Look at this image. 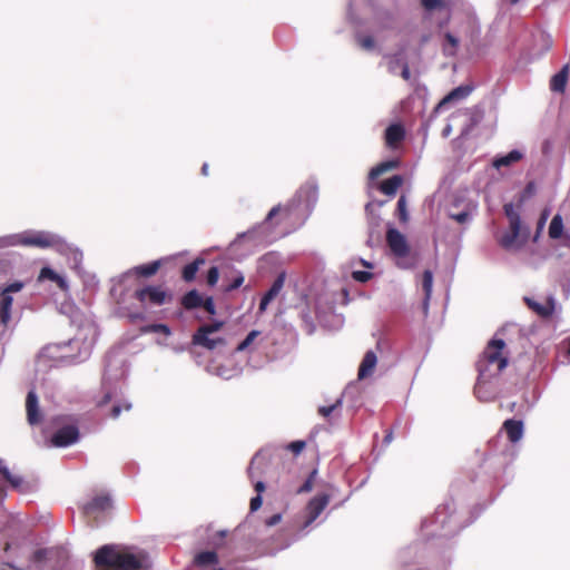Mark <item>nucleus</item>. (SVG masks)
I'll return each instance as SVG.
<instances>
[{"label": "nucleus", "instance_id": "obj_1", "mask_svg": "<svg viewBox=\"0 0 570 570\" xmlns=\"http://www.w3.org/2000/svg\"><path fill=\"white\" fill-rule=\"evenodd\" d=\"M317 198L318 188L316 183L307 181L301 186L286 206L273 207L263 223L246 233L239 234L238 237H249L258 243H272L276 239V236L273 235L274 227L278 225V222L274 223L276 216L282 215V218L302 225L311 215Z\"/></svg>", "mask_w": 570, "mask_h": 570}, {"label": "nucleus", "instance_id": "obj_2", "mask_svg": "<svg viewBox=\"0 0 570 570\" xmlns=\"http://www.w3.org/2000/svg\"><path fill=\"white\" fill-rule=\"evenodd\" d=\"M126 372L127 371L121 360L108 356L101 384L104 395L97 401V405L101 407L107 403L112 402L110 415L114 419H117L122 410L129 411L131 409L130 402L120 399L122 390L118 385V382L125 377Z\"/></svg>", "mask_w": 570, "mask_h": 570}, {"label": "nucleus", "instance_id": "obj_3", "mask_svg": "<svg viewBox=\"0 0 570 570\" xmlns=\"http://www.w3.org/2000/svg\"><path fill=\"white\" fill-rule=\"evenodd\" d=\"M94 560L100 570H141L148 566V557L145 552H120L110 546L98 549Z\"/></svg>", "mask_w": 570, "mask_h": 570}, {"label": "nucleus", "instance_id": "obj_4", "mask_svg": "<svg viewBox=\"0 0 570 570\" xmlns=\"http://www.w3.org/2000/svg\"><path fill=\"white\" fill-rule=\"evenodd\" d=\"M453 502L438 507L434 514L422 522L421 531L426 538L449 537L461 529Z\"/></svg>", "mask_w": 570, "mask_h": 570}, {"label": "nucleus", "instance_id": "obj_5", "mask_svg": "<svg viewBox=\"0 0 570 570\" xmlns=\"http://www.w3.org/2000/svg\"><path fill=\"white\" fill-rule=\"evenodd\" d=\"M505 343L501 338L491 340L482 356L478 361V371L482 380H492L508 365V357L503 354Z\"/></svg>", "mask_w": 570, "mask_h": 570}, {"label": "nucleus", "instance_id": "obj_6", "mask_svg": "<svg viewBox=\"0 0 570 570\" xmlns=\"http://www.w3.org/2000/svg\"><path fill=\"white\" fill-rule=\"evenodd\" d=\"M21 246L40 249L65 252L68 249L67 240L59 234L49 230L27 229L21 232Z\"/></svg>", "mask_w": 570, "mask_h": 570}, {"label": "nucleus", "instance_id": "obj_7", "mask_svg": "<svg viewBox=\"0 0 570 570\" xmlns=\"http://www.w3.org/2000/svg\"><path fill=\"white\" fill-rule=\"evenodd\" d=\"M96 328L92 325L81 327L73 338L65 343L72 351L77 350V353L68 354L66 357H69L71 363H81L88 360L96 343Z\"/></svg>", "mask_w": 570, "mask_h": 570}, {"label": "nucleus", "instance_id": "obj_8", "mask_svg": "<svg viewBox=\"0 0 570 570\" xmlns=\"http://www.w3.org/2000/svg\"><path fill=\"white\" fill-rule=\"evenodd\" d=\"M373 32L376 37H381L385 32L405 33L400 12L397 10L376 11L373 20Z\"/></svg>", "mask_w": 570, "mask_h": 570}, {"label": "nucleus", "instance_id": "obj_9", "mask_svg": "<svg viewBox=\"0 0 570 570\" xmlns=\"http://www.w3.org/2000/svg\"><path fill=\"white\" fill-rule=\"evenodd\" d=\"M386 243L396 257V265L403 269L413 267L414 262L409 256L410 247L405 236L396 228L390 227L386 232Z\"/></svg>", "mask_w": 570, "mask_h": 570}, {"label": "nucleus", "instance_id": "obj_10", "mask_svg": "<svg viewBox=\"0 0 570 570\" xmlns=\"http://www.w3.org/2000/svg\"><path fill=\"white\" fill-rule=\"evenodd\" d=\"M498 244L507 252L520 250L529 238V229L521 224L509 225V228L495 236Z\"/></svg>", "mask_w": 570, "mask_h": 570}, {"label": "nucleus", "instance_id": "obj_11", "mask_svg": "<svg viewBox=\"0 0 570 570\" xmlns=\"http://www.w3.org/2000/svg\"><path fill=\"white\" fill-rule=\"evenodd\" d=\"M223 324V322L215 321L212 324L200 326L197 330V332L193 335V343L195 345L203 346L207 350H214L218 345L224 344V338L212 336L214 333L218 332L222 328Z\"/></svg>", "mask_w": 570, "mask_h": 570}, {"label": "nucleus", "instance_id": "obj_12", "mask_svg": "<svg viewBox=\"0 0 570 570\" xmlns=\"http://www.w3.org/2000/svg\"><path fill=\"white\" fill-rule=\"evenodd\" d=\"M334 305L331 302L318 297L314 304L315 318L320 325L326 328H335L342 325L340 315L333 313Z\"/></svg>", "mask_w": 570, "mask_h": 570}, {"label": "nucleus", "instance_id": "obj_13", "mask_svg": "<svg viewBox=\"0 0 570 570\" xmlns=\"http://www.w3.org/2000/svg\"><path fill=\"white\" fill-rule=\"evenodd\" d=\"M475 210L476 206L472 202L455 197L448 208V215L456 223L465 225L472 220Z\"/></svg>", "mask_w": 570, "mask_h": 570}, {"label": "nucleus", "instance_id": "obj_14", "mask_svg": "<svg viewBox=\"0 0 570 570\" xmlns=\"http://www.w3.org/2000/svg\"><path fill=\"white\" fill-rule=\"evenodd\" d=\"M405 47L403 46L396 53H385L383 56L384 65L391 75H400L404 80L411 79L409 65L404 56Z\"/></svg>", "mask_w": 570, "mask_h": 570}, {"label": "nucleus", "instance_id": "obj_15", "mask_svg": "<svg viewBox=\"0 0 570 570\" xmlns=\"http://www.w3.org/2000/svg\"><path fill=\"white\" fill-rule=\"evenodd\" d=\"M160 267V261H154L148 264L136 266L126 273L119 275L118 277L114 278L115 285L112 287V292L117 291V286H122L126 284L127 281L136 277V276H144L149 277L157 273V271Z\"/></svg>", "mask_w": 570, "mask_h": 570}, {"label": "nucleus", "instance_id": "obj_16", "mask_svg": "<svg viewBox=\"0 0 570 570\" xmlns=\"http://www.w3.org/2000/svg\"><path fill=\"white\" fill-rule=\"evenodd\" d=\"M331 497L326 493L318 494L309 500L305 509V520L302 529H307L321 515L330 503Z\"/></svg>", "mask_w": 570, "mask_h": 570}, {"label": "nucleus", "instance_id": "obj_17", "mask_svg": "<svg viewBox=\"0 0 570 570\" xmlns=\"http://www.w3.org/2000/svg\"><path fill=\"white\" fill-rule=\"evenodd\" d=\"M79 440V430L75 424H66L52 434L51 444L56 448H67Z\"/></svg>", "mask_w": 570, "mask_h": 570}, {"label": "nucleus", "instance_id": "obj_18", "mask_svg": "<svg viewBox=\"0 0 570 570\" xmlns=\"http://www.w3.org/2000/svg\"><path fill=\"white\" fill-rule=\"evenodd\" d=\"M421 6L425 11L426 18H432L433 14H438L440 27L449 21L450 8L445 0H421Z\"/></svg>", "mask_w": 570, "mask_h": 570}, {"label": "nucleus", "instance_id": "obj_19", "mask_svg": "<svg viewBox=\"0 0 570 570\" xmlns=\"http://www.w3.org/2000/svg\"><path fill=\"white\" fill-rule=\"evenodd\" d=\"M111 505V498L108 494H98L85 504L83 512L88 518L97 519L108 512Z\"/></svg>", "mask_w": 570, "mask_h": 570}, {"label": "nucleus", "instance_id": "obj_20", "mask_svg": "<svg viewBox=\"0 0 570 570\" xmlns=\"http://www.w3.org/2000/svg\"><path fill=\"white\" fill-rule=\"evenodd\" d=\"M137 299L144 305L160 306L165 303L166 293L158 286H147L136 291Z\"/></svg>", "mask_w": 570, "mask_h": 570}, {"label": "nucleus", "instance_id": "obj_21", "mask_svg": "<svg viewBox=\"0 0 570 570\" xmlns=\"http://www.w3.org/2000/svg\"><path fill=\"white\" fill-rule=\"evenodd\" d=\"M473 91L470 85H462L451 90L435 107V111L444 110L449 105L464 100Z\"/></svg>", "mask_w": 570, "mask_h": 570}, {"label": "nucleus", "instance_id": "obj_22", "mask_svg": "<svg viewBox=\"0 0 570 570\" xmlns=\"http://www.w3.org/2000/svg\"><path fill=\"white\" fill-rule=\"evenodd\" d=\"M524 302L529 308H531L541 317H549L550 315H552L557 306V302L553 296L547 297L544 303H539L530 297H524Z\"/></svg>", "mask_w": 570, "mask_h": 570}, {"label": "nucleus", "instance_id": "obj_23", "mask_svg": "<svg viewBox=\"0 0 570 570\" xmlns=\"http://www.w3.org/2000/svg\"><path fill=\"white\" fill-rule=\"evenodd\" d=\"M27 420L30 425H36L41 422V413L39 411L38 396L35 391H29L26 400Z\"/></svg>", "mask_w": 570, "mask_h": 570}, {"label": "nucleus", "instance_id": "obj_24", "mask_svg": "<svg viewBox=\"0 0 570 570\" xmlns=\"http://www.w3.org/2000/svg\"><path fill=\"white\" fill-rule=\"evenodd\" d=\"M377 364V356L373 351H367L360 364L358 379L364 380L370 377Z\"/></svg>", "mask_w": 570, "mask_h": 570}, {"label": "nucleus", "instance_id": "obj_25", "mask_svg": "<svg viewBox=\"0 0 570 570\" xmlns=\"http://www.w3.org/2000/svg\"><path fill=\"white\" fill-rule=\"evenodd\" d=\"M404 137L405 130L401 124H392L385 129V142L390 148H394Z\"/></svg>", "mask_w": 570, "mask_h": 570}, {"label": "nucleus", "instance_id": "obj_26", "mask_svg": "<svg viewBox=\"0 0 570 570\" xmlns=\"http://www.w3.org/2000/svg\"><path fill=\"white\" fill-rule=\"evenodd\" d=\"M284 285V276L278 275L269 289L265 293V295L262 297L259 303V311L264 312L268 304L279 294Z\"/></svg>", "mask_w": 570, "mask_h": 570}, {"label": "nucleus", "instance_id": "obj_27", "mask_svg": "<svg viewBox=\"0 0 570 570\" xmlns=\"http://www.w3.org/2000/svg\"><path fill=\"white\" fill-rule=\"evenodd\" d=\"M474 393L480 401L487 402L494 399L495 392L491 386V380H482L481 375L478 376V382L474 387Z\"/></svg>", "mask_w": 570, "mask_h": 570}, {"label": "nucleus", "instance_id": "obj_28", "mask_svg": "<svg viewBox=\"0 0 570 570\" xmlns=\"http://www.w3.org/2000/svg\"><path fill=\"white\" fill-rule=\"evenodd\" d=\"M46 279L55 282L58 285V287L62 291H68V288H69L66 277L56 273L52 268H50L48 266L42 267L40 269V273L38 276L39 282H42Z\"/></svg>", "mask_w": 570, "mask_h": 570}, {"label": "nucleus", "instance_id": "obj_29", "mask_svg": "<svg viewBox=\"0 0 570 570\" xmlns=\"http://www.w3.org/2000/svg\"><path fill=\"white\" fill-rule=\"evenodd\" d=\"M269 455L265 450L258 451L252 459L248 466V476L253 480L256 474H261L266 466Z\"/></svg>", "mask_w": 570, "mask_h": 570}, {"label": "nucleus", "instance_id": "obj_30", "mask_svg": "<svg viewBox=\"0 0 570 570\" xmlns=\"http://www.w3.org/2000/svg\"><path fill=\"white\" fill-rule=\"evenodd\" d=\"M569 65H564L559 72L552 76L550 80V89L553 92L563 94L568 82Z\"/></svg>", "mask_w": 570, "mask_h": 570}, {"label": "nucleus", "instance_id": "obj_31", "mask_svg": "<svg viewBox=\"0 0 570 570\" xmlns=\"http://www.w3.org/2000/svg\"><path fill=\"white\" fill-rule=\"evenodd\" d=\"M460 42L461 38L458 35L446 31L444 33V42L442 43L443 55L446 57H454L458 52Z\"/></svg>", "mask_w": 570, "mask_h": 570}, {"label": "nucleus", "instance_id": "obj_32", "mask_svg": "<svg viewBox=\"0 0 570 570\" xmlns=\"http://www.w3.org/2000/svg\"><path fill=\"white\" fill-rule=\"evenodd\" d=\"M207 371L215 376L224 380H230L239 374V370L234 366H227L224 364H210L207 366Z\"/></svg>", "mask_w": 570, "mask_h": 570}, {"label": "nucleus", "instance_id": "obj_33", "mask_svg": "<svg viewBox=\"0 0 570 570\" xmlns=\"http://www.w3.org/2000/svg\"><path fill=\"white\" fill-rule=\"evenodd\" d=\"M504 430L510 442L515 443L523 436V423L515 420H507Z\"/></svg>", "mask_w": 570, "mask_h": 570}, {"label": "nucleus", "instance_id": "obj_34", "mask_svg": "<svg viewBox=\"0 0 570 570\" xmlns=\"http://www.w3.org/2000/svg\"><path fill=\"white\" fill-rule=\"evenodd\" d=\"M12 303H13L12 295L1 292V294H0V322L3 325H7L11 318Z\"/></svg>", "mask_w": 570, "mask_h": 570}, {"label": "nucleus", "instance_id": "obj_35", "mask_svg": "<svg viewBox=\"0 0 570 570\" xmlns=\"http://www.w3.org/2000/svg\"><path fill=\"white\" fill-rule=\"evenodd\" d=\"M67 247H68L67 250L58 252V253L60 255H63L67 257V259L72 268H75V269L79 268V266L82 263V258H83L82 252L78 247H75L72 244H70L68 242H67Z\"/></svg>", "mask_w": 570, "mask_h": 570}, {"label": "nucleus", "instance_id": "obj_36", "mask_svg": "<svg viewBox=\"0 0 570 570\" xmlns=\"http://www.w3.org/2000/svg\"><path fill=\"white\" fill-rule=\"evenodd\" d=\"M422 287L424 291V298H423V309L424 313H428L429 308V302L432 296V288H433V274L431 271H424L422 276Z\"/></svg>", "mask_w": 570, "mask_h": 570}, {"label": "nucleus", "instance_id": "obj_37", "mask_svg": "<svg viewBox=\"0 0 570 570\" xmlns=\"http://www.w3.org/2000/svg\"><path fill=\"white\" fill-rule=\"evenodd\" d=\"M523 157L522 153L513 149L504 156L497 157L493 161L495 168L508 167L513 163L519 161Z\"/></svg>", "mask_w": 570, "mask_h": 570}, {"label": "nucleus", "instance_id": "obj_38", "mask_svg": "<svg viewBox=\"0 0 570 570\" xmlns=\"http://www.w3.org/2000/svg\"><path fill=\"white\" fill-rule=\"evenodd\" d=\"M403 183V178L400 175H394L393 177L386 179L381 184V191L387 196H394L397 189L401 187Z\"/></svg>", "mask_w": 570, "mask_h": 570}, {"label": "nucleus", "instance_id": "obj_39", "mask_svg": "<svg viewBox=\"0 0 570 570\" xmlns=\"http://www.w3.org/2000/svg\"><path fill=\"white\" fill-rule=\"evenodd\" d=\"M0 473L11 484L13 489H20L23 480L19 475H14L10 472L4 461L0 459Z\"/></svg>", "mask_w": 570, "mask_h": 570}, {"label": "nucleus", "instance_id": "obj_40", "mask_svg": "<svg viewBox=\"0 0 570 570\" xmlns=\"http://www.w3.org/2000/svg\"><path fill=\"white\" fill-rule=\"evenodd\" d=\"M397 166H399V161L394 160V159L383 161V163L379 164L377 166H375L374 168L371 169L370 178L371 179H376L377 177H380L384 173H386L389 170H392V169L396 168Z\"/></svg>", "mask_w": 570, "mask_h": 570}, {"label": "nucleus", "instance_id": "obj_41", "mask_svg": "<svg viewBox=\"0 0 570 570\" xmlns=\"http://www.w3.org/2000/svg\"><path fill=\"white\" fill-rule=\"evenodd\" d=\"M397 166H399V161L394 160V159L383 161V163L379 164L377 166H375L374 168L371 169L370 178L371 179H376L377 177H380L384 173H386L389 170H392V169L396 168Z\"/></svg>", "mask_w": 570, "mask_h": 570}, {"label": "nucleus", "instance_id": "obj_42", "mask_svg": "<svg viewBox=\"0 0 570 570\" xmlns=\"http://www.w3.org/2000/svg\"><path fill=\"white\" fill-rule=\"evenodd\" d=\"M549 236L552 239H558L562 236L563 233V219L561 215L557 214L553 216V218L550 222L549 225Z\"/></svg>", "mask_w": 570, "mask_h": 570}, {"label": "nucleus", "instance_id": "obj_43", "mask_svg": "<svg viewBox=\"0 0 570 570\" xmlns=\"http://www.w3.org/2000/svg\"><path fill=\"white\" fill-rule=\"evenodd\" d=\"M301 318L304 323V327L307 334H313L315 331V314L313 315L311 312L309 305H306L305 308L301 312Z\"/></svg>", "mask_w": 570, "mask_h": 570}, {"label": "nucleus", "instance_id": "obj_44", "mask_svg": "<svg viewBox=\"0 0 570 570\" xmlns=\"http://www.w3.org/2000/svg\"><path fill=\"white\" fill-rule=\"evenodd\" d=\"M373 0H351L348 6V18L355 24H360L361 21L356 14V11L363 6H371Z\"/></svg>", "mask_w": 570, "mask_h": 570}, {"label": "nucleus", "instance_id": "obj_45", "mask_svg": "<svg viewBox=\"0 0 570 570\" xmlns=\"http://www.w3.org/2000/svg\"><path fill=\"white\" fill-rule=\"evenodd\" d=\"M195 563L199 567H208L217 563V554L214 551H203L195 557Z\"/></svg>", "mask_w": 570, "mask_h": 570}, {"label": "nucleus", "instance_id": "obj_46", "mask_svg": "<svg viewBox=\"0 0 570 570\" xmlns=\"http://www.w3.org/2000/svg\"><path fill=\"white\" fill-rule=\"evenodd\" d=\"M203 297L196 291H190L183 297V305L187 309L202 306Z\"/></svg>", "mask_w": 570, "mask_h": 570}, {"label": "nucleus", "instance_id": "obj_47", "mask_svg": "<svg viewBox=\"0 0 570 570\" xmlns=\"http://www.w3.org/2000/svg\"><path fill=\"white\" fill-rule=\"evenodd\" d=\"M204 263L205 261L203 258H197L194 262L187 264L183 269V278L186 282H191L195 278L196 273L199 269V266Z\"/></svg>", "mask_w": 570, "mask_h": 570}, {"label": "nucleus", "instance_id": "obj_48", "mask_svg": "<svg viewBox=\"0 0 570 570\" xmlns=\"http://www.w3.org/2000/svg\"><path fill=\"white\" fill-rule=\"evenodd\" d=\"M261 332L257 330L250 331L247 336L237 345V352H244L250 350L254 346L255 341L261 336Z\"/></svg>", "mask_w": 570, "mask_h": 570}, {"label": "nucleus", "instance_id": "obj_49", "mask_svg": "<svg viewBox=\"0 0 570 570\" xmlns=\"http://www.w3.org/2000/svg\"><path fill=\"white\" fill-rule=\"evenodd\" d=\"M355 38H356L358 46L362 49H364L366 51H373L376 49V43L372 36L363 35L360 31H357L355 35Z\"/></svg>", "mask_w": 570, "mask_h": 570}, {"label": "nucleus", "instance_id": "obj_50", "mask_svg": "<svg viewBox=\"0 0 570 570\" xmlns=\"http://www.w3.org/2000/svg\"><path fill=\"white\" fill-rule=\"evenodd\" d=\"M21 233L4 235L0 237V248L21 246Z\"/></svg>", "mask_w": 570, "mask_h": 570}, {"label": "nucleus", "instance_id": "obj_51", "mask_svg": "<svg viewBox=\"0 0 570 570\" xmlns=\"http://www.w3.org/2000/svg\"><path fill=\"white\" fill-rule=\"evenodd\" d=\"M504 214L509 219V225L515 226L517 224H521L520 215L512 203L504 205Z\"/></svg>", "mask_w": 570, "mask_h": 570}, {"label": "nucleus", "instance_id": "obj_52", "mask_svg": "<svg viewBox=\"0 0 570 570\" xmlns=\"http://www.w3.org/2000/svg\"><path fill=\"white\" fill-rule=\"evenodd\" d=\"M373 277V274L368 271H353L352 278L358 283H366Z\"/></svg>", "mask_w": 570, "mask_h": 570}, {"label": "nucleus", "instance_id": "obj_53", "mask_svg": "<svg viewBox=\"0 0 570 570\" xmlns=\"http://www.w3.org/2000/svg\"><path fill=\"white\" fill-rule=\"evenodd\" d=\"M397 212H399L400 220L406 222L409 216H407V210H406V199L404 196H401L397 200Z\"/></svg>", "mask_w": 570, "mask_h": 570}, {"label": "nucleus", "instance_id": "obj_54", "mask_svg": "<svg viewBox=\"0 0 570 570\" xmlns=\"http://www.w3.org/2000/svg\"><path fill=\"white\" fill-rule=\"evenodd\" d=\"M244 283V275L240 272H237L233 281L225 287L226 292H232L240 287Z\"/></svg>", "mask_w": 570, "mask_h": 570}, {"label": "nucleus", "instance_id": "obj_55", "mask_svg": "<svg viewBox=\"0 0 570 570\" xmlns=\"http://www.w3.org/2000/svg\"><path fill=\"white\" fill-rule=\"evenodd\" d=\"M342 404V400L338 399L334 404L332 405H328V406H321L318 409V413L324 416V417H328L338 406H341Z\"/></svg>", "mask_w": 570, "mask_h": 570}, {"label": "nucleus", "instance_id": "obj_56", "mask_svg": "<svg viewBox=\"0 0 570 570\" xmlns=\"http://www.w3.org/2000/svg\"><path fill=\"white\" fill-rule=\"evenodd\" d=\"M219 278V271L216 266L209 268L207 273V283L209 286H214L217 284Z\"/></svg>", "mask_w": 570, "mask_h": 570}, {"label": "nucleus", "instance_id": "obj_57", "mask_svg": "<svg viewBox=\"0 0 570 570\" xmlns=\"http://www.w3.org/2000/svg\"><path fill=\"white\" fill-rule=\"evenodd\" d=\"M22 288H23L22 282H13V283L9 284L8 286H6L2 289V292L7 293L9 295H12L13 293L20 292Z\"/></svg>", "mask_w": 570, "mask_h": 570}, {"label": "nucleus", "instance_id": "obj_58", "mask_svg": "<svg viewBox=\"0 0 570 570\" xmlns=\"http://www.w3.org/2000/svg\"><path fill=\"white\" fill-rule=\"evenodd\" d=\"M150 331L155 333H161L166 336L171 334L170 328L165 324H154L150 326Z\"/></svg>", "mask_w": 570, "mask_h": 570}, {"label": "nucleus", "instance_id": "obj_59", "mask_svg": "<svg viewBox=\"0 0 570 570\" xmlns=\"http://www.w3.org/2000/svg\"><path fill=\"white\" fill-rule=\"evenodd\" d=\"M202 306L210 315H214L216 313L215 303H214V299L212 297H207L205 301L203 299Z\"/></svg>", "mask_w": 570, "mask_h": 570}, {"label": "nucleus", "instance_id": "obj_60", "mask_svg": "<svg viewBox=\"0 0 570 570\" xmlns=\"http://www.w3.org/2000/svg\"><path fill=\"white\" fill-rule=\"evenodd\" d=\"M316 471H313L309 478L299 487L298 493L308 492L312 490L313 487V476L315 475Z\"/></svg>", "mask_w": 570, "mask_h": 570}, {"label": "nucleus", "instance_id": "obj_61", "mask_svg": "<svg viewBox=\"0 0 570 570\" xmlns=\"http://www.w3.org/2000/svg\"><path fill=\"white\" fill-rule=\"evenodd\" d=\"M304 448H305V442L304 441H294V442L288 444V449L292 452H294L295 454L301 453Z\"/></svg>", "mask_w": 570, "mask_h": 570}, {"label": "nucleus", "instance_id": "obj_62", "mask_svg": "<svg viewBox=\"0 0 570 570\" xmlns=\"http://www.w3.org/2000/svg\"><path fill=\"white\" fill-rule=\"evenodd\" d=\"M262 497L257 494L256 497L252 498L250 500V511H257L262 507Z\"/></svg>", "mask_w": 570, "mask_h": 570}, {"label": "nucleus", "instance_id": "obj_63", "mask_svg": "<svg viewBox=\"0 0 570 570\" xmlns=\"http://www.w3.org/2000/svg\"><path fill=\"white\" fill-rule=\"evenodd\" d=\"M357 264L368 268V269H372L374 267L373 263L366 261V259H363V258H357V259H353L352 261V266H356Z\"/></svg>", "mask_w": 570, "mask_h": 570}, {"label": "nucleus", "instance_id": "obj_64", "mask_svg": "<svg viewBox=\"0 0 570 570\" xmlns=\"http://www.w3.org/2000/svg\"><path fill=\"white\" fill-rule=\"evenodd\" d=\"M281 519H282L281 514H278V513L274 514V515H272L271 518H268L266 520V525L274 527V525H276L281 521Z\"/></svg>", "mask_w": 570, "mask_h": 570}]
</instances>
